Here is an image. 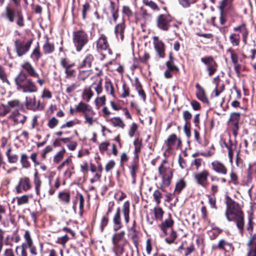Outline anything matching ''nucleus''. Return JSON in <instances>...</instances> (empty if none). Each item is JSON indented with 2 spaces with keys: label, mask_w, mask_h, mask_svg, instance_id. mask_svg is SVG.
Segmentation results:
<instances>
[{
  "label": "nucleus",
  "mask_w": 256,
  "mask_h": 256,
  "mask_svg": "<svg viewBox=\"0 0 256 256\" xmlns=\"http://www.w3.org/2000/svg\"><path fill=\"white\" fill-rule=\"evenodd\" d=\"M225 214L228 221H236V226L242 234L244 226V214L238 204L232 199L228 200Z\"/></svg>",
  "instance_id": "obj_1"
},
{
  "label": "nucleus",
  "mask_w": 256,
  "mask_h": 256,
  "mask_svg": "<svg viewBox=\"0 0 256 256\" xmlns=\"http://www.w3.org/2000/svg\"><path fill=\"white\" fill-rule=\"evenodd\" d=\"M16 89L24 93H34L38 91V88L31 78L28 77L23 71H20L14 78Z\"/></svg>",
  "instance_id": "obj_2"
},
{
  "label": "nucleus",
  "mask_w": 256,
  "mask_h": 256,
  "mask_svg": "<svg viewBox=\"0 0 256 256\" xmlns=\"http://www.w3.org/2000/svg\"><path fill=\"white\" fill-rule=\"evenodd\" d=\"M158 176L161 179V182L158 188L164 190V188L168 187L173 177L174 170L170 168L166 160H164L158 168Z\"/></svg>",
  "instance_id": "obj_3"
},
{
  "label": "nucleus",
  "mask_w": 256,
  "mask_h": 256,
  "mask_svg": "<svg viewBox=\"0 0 256 256\" xmlns=\"http://www.w3.org/2000/svg\"><path fill=\"white\" fill-rule=\"evenodd\" d=\"M72 40L76 51L80 52L88 43V36L84 31L77 30L72 34Z\"/></svg>",
  "instance_id": "obj_4"
},
{
  "label": "nucleus",
  "mask_w": 256,
  "mask_h": 256,
  "mask_svg": "<svg viewBox=\"0 0 256 256\" xmlns=\"http://www.w3.org/2000/svg\"><path fill=\"white\" fill-rule=\"evenodd\" d=\"M96 49L98 52L101 53L102 56V59L106 56V54L108 53L110 55L112 54V50L110 48L109 44L108 42L107 38L104 34H100V38L96 42Z\"/></svg>",
  "instance_id": "obj_5"
},
{
  "label": "nucleus",
  "mask_w": 256,
  "mask_h": 256,
  "mask_svg": "<svg viewBox=\"0 0 256 256\" xmlns=\"http://www.w3.org/2000/svg\"><path fill=\"white\" fill-rule=\"evenodd\" d=\"M32 42V39H30L24 44L20 39L16 40L14 46L18 56L21 57L26 54L30 50Z\"/></svg>",
  "instance_id": "obj_6"
},
{
  "label": "nucleus",
  "mask_w": 256,
  "mask_h": 256,
  "mask_svg": "<svg viewBox=\"0 0 256 256\" xmlns=\"http://www.w3.org/2000/svg\"><path fill=\"white\" fill-rule=\"evenodd\" d=\"M22 108V105L21 104V107L13 108L10 112V114L8 116V120L12 121L14 125H23L26 120L27 117L19 110V109Z\"/></svg>",
  "instance_id": "obj_7"
},
{
  "label": "nucleus",
  "mask_w": 256,
  "mask_h": 256,
  "mask_svg": "<svg viewBox=\"0 0 256 256\" xmlns=\"http://www.w3.org/2000/svg\"><path fill=\"white\" fill-rule=\"evenodd\" d=\"M18 107H21V103L17 99L8 102L6 104H0V116H5L12 111L13 108H17Z\"/></svg>",
  "instance_id": "obj_8"
},
{
  "label": "nucleus",
  "mask_w": 256,
  "mask_h": 256,
  "mask_svg": "<svg viewBox=\"0 0 256 256\" xmlns=\"http://www.w3.org/2000/svg\"><path fill=\"white\" fill-rule=\"evenodd\" d=\"M172 18L170 14H162L156 18V26L158 28L164 31H168L170 26Z\"/></svg>",
  "instance_id": "obj_9"
},
{
  "label": "nucleus",
  "mask_w": 256,
  "mask_h": 256,
  "mask_svg": "<svg viewBox=\"0 0 256 256\" xmlns=\"http://www.w3.org/2000/svg\"><path fill=\"white\" fill-rule=\"evenodd\" d=\"M201 62L206 66L210 76H212L217 70L218 64L212 56H204L200 58Z\"/></svg>",
  "instance_id": "obj_10"
},
{
  "label": "nucleus",
  "mask_w": 256,
  "mask_h": 256,
  "mask_svg": "<svg viewBox=\"0 0 256 256\" xmlns=\"http://www.w3.org/2000/svg\"><path fill=\"white\" fill-rule=\"evenodd\" d=\"M64 166H66V170L64 172V176L66 178H70L72 174V170L74 169V166L72 164V160L70 158L66 159L59 166L57 170H61Z\"/></svg>",
  "instance_id": "obj_11"
},
{
  "label": "nucleus",
  "mask_w": 256,
  "mask_h": 256,
  "mask_svg": "<svg viewBox=\"0 0 256 256\" xmlns=\"http://www.w3.org/2000/svg\"><path fill=\"white\" fill-rule=\"evenodd\" d=\"M32 188L31 182L30 178L27 176H23L20 178L18 183L16 187V193L20 194L22 191L26 192Z\"/></svg>",
  "instance_id": "obj_12"
},
{
  "label": "nucleus",
  "mask_w": 256,
  "mask_h": 256,
  "mask_svg": "<svg viewBox=\"0 0 256 256\" xmlns=\"http://www.w3.org/2000/svg\"><path fill=\"white\" fill-rule=\"evenodd\" d=\"M25 106L28 110L36 111L42 110L44 106L40 104V101H36L34 96H26V98Z\"/></svg>",
  "instance_id": "obj_13"
},
{
  "label": "nucleus",
  "mask_w": 256,
  "mask_h": 256,
  "mask_svg": "<svg viewBox=\"0 0 256 256\" xmlns=\"http://www.w3.org/2000/svg\"><path fill=\"white\" fill-rule=\"evenodd\" d=\"M209 175L208 171L206 170H204L200 172L194 174V178L197 184L204 188L208 184V180Z\"/></svg>",
  "instance_id": "obj_14"
},
{
  "label": "nucleus",
  "mask_w": 256,
  "mask_h": 256,
  "mask_svg": "<svg viewBox=\"0 0 256 256\" xmlns=\"http://www.w3.org/2000/svg\"><path fill=\"white\" fill-rule=\"evenodd\" d=\"M240 118V114L238 112H234L231 114L228 121L229 126L232 128V134L234 136L238 134V122Z\"/></svg>",
  "instance_id": "obj_15"
},
{
  "label": "nucleus",
  "mask_w": 256,
  "mask_h": 256,
  "mask_svg": "<svg viewBox=\"0 0 256 256\" xmlns=\"http://www.w3.org/2000/svg\"><path fill=\"white\" fill-rule=\"evenodd\" d=\"M153 40L154 48L158 55L159 58H164L165 56V44L164 42L156 36H154Z\"/></svg>",
  "instance_id": "obj_16"
},
{
  "label": "nucleus",
  "mask_w": 256,
  "mask_h": 256,
  "mask_svg": "<svg viewBox=\"0 0 256 256\" xmlns=\"http://www.w3.org/2000/svg\"><path fill=\"white\" fill-rule=\"evenodd\" d=\"M212 170L215 172L223 175L227 174L228 169L224 164L218 160H216L211 164Z\"/></svg>",
  "instance_id": "obj_17"
},
{
  "label": "nucleus",
  "mask_w": 256,
  "mask_h": 256,
  "mask_svg": "<svg viewBox=\"0 0 256 256\" xmlns=\"http://www.w3.org/2000/svg\"><path fill=\"white\" fill-rule=\"evenodd\" d=\"M130 173L132 178V183L135 184L136 182V174L139 169V164L138 160H134L131 162L130 166H128Z\"/></svg>",
  "instance_id": "obj_18"
},
{
  "label": "nucleus",
  "mask_w": 256,
  "mask_h": 256,
  "mask_svg": "<svg viewBox=\"0 0 256 256\" xmlns=\"http://www.w3.org/2000/svg\"><path fill=\"white\" fill-rule=\"evenodd\" d=\"M166 144L169 149H172L174 148H178L181 144L180 140L177 138L175 134H172L169 136L166 141Z\"/></svg>",
  "instance_id": "obj_19"
},
{
  "label": "nucleus",
  "mask_w": 256,
  "mask_h": 256,
  "mask_svg": "<svg viewBox=\"0 0 256 256\" xmlns=\"http://www.w3.org/2000/svg\"><path fill=\"white\" fill-rule=\"evenodd\" d=\"M21 66L26 72L27 76L28 75L34 78H39V74L29 62H24L21 65Z\"/></svg>",
  "instance_id": "obj_20"
},
{
  "label": "nucleus",
  "mask_w": 256,
  "mask_h": 256,
  "mask_svg": "<svg viewBox=\"0 0 256 256\" xmlns=\"http://www.w3.org/2000/svg\"><path fill=\"white\" fill-rule=\"evenodd\" d=\"M166 64L167 69L164 72V76L166 78H170L172 77L173 72H178V68L175 65L174 62H167Z\"/></svg>",
  "instance_id": "obj_21"
},
{
  "label": "nucleus",
  "mask_w": 256,
  "mask_h": 256,
  "mask_svg": "<svg viewBox=\"0 0 256 256\" xmlns=\"http://www.w3.org/2000/svg\"><path fill=\"white\" fill-rule=\"evenodd\" d=\"M76 110L78 112H82L85 114L86 113L90 112V114H95L93 110L92 107L82 102L78 103L76 107Z\"/></svg>",
  "instance_id": "obj_22"
},
{
  "label": "nucleus",
  "mask_w": 256,
  "mask_h": 256,
  "mask_svg": "<svg viewBox=\"0 0 256 256\" xmlns=\"http://www.w3.org/2000/svg\"><path fill=\"white\" fill-rule=\"evenodd\" d=\"M112 222L114 223V230L117 231L122 228L120 208H118L116 212L113 217Z\"/></svg>",
  "instance_id": "obj_23"
},
{
  "label": "nucleus",
  "mask_w": 256,
  "mask_h": 256,
  "mask_svg": "<svg viewBox=\"0 0 256 256\" xmlns=\"http://www.w3.org/2000/svg\"><path fill=\"white\" fill-rule=\"evenodd\" d=\"M126 28V25L123 22L116 24L114 28V33L116 37L118 39L120 38L122 41L124 38V33Z\"/></svg>",
  "instance_id": "obj_24"
},
{
  "label": "nucleus",
  "mask_w": 256,
  "mask_h": 256,
  "mask_svg": "<svg viewBox=\"0 0 256 256\" xmlns=\"http://www.w3.org/2000/svg\"><path fill=\"white\" fill-rule=\"evenodd\" d=\"M256 238L255 234L252 236L248 246L250 248V250L248 253L247 256H256Z\"/></svg>",
  "instance_id": "obj_25"
},
{
  "label": "nucleus",
  "mask_w": 256,
  "mask_h": 256,
  "mask_svg": "<svg viewBox=\"0 0 256 256\" xmlns=\"http://www.w3.org/2000/svg\"><path fill=\"white\" fill-rule=\"evenodd\" d=\"M174 222L171 218H168L164 220L159 226L161 230L162 231L164 234L165 236L167 234V229L171 228L174 225Z\"/></svg>",
  "instance_id": "obj_26"
},
{
  "label": "nucleus",
  "mask_w": 256,
  "mask_h": 256,
  "mask_svg": "<svg viewBox=\"0 0 256 256\" xmlns=\"http://www.w3.org/2000/svg\"><path fill=\"white\" fill-rule=\"evenodd\" d=\"M114 127H118L123 129L125 127V124L120 117L115 116L107 120Z\"/></svg>",
  "instance_id": "obj_27"
},
{
  "label": "nucleus",
  "mask_w": 256,
  "mask_h": 256,
  "mask_svg": "<svg viewBox=\"0 0 256 256\" xmlns=\"http://www.w3.org/2000/svg\"><path fill=\"white\" fill-rule=\"evenodd\" d=\"M125 235V232L124 230L120 232L115 233L112 237V242L113 244H122Z\"/></svg>",
  "instance_id": "obj_28"
},
{
  "label": "nucleus",
  "mask_w": 256,
  "mask_h": 256,
  "mask_svg": "<svg viewBox=\"0 0 256 256\" xmlns=\"http://www.w3.org/2000/svg\"><path fill=\"white\" fill-rule=\"evenodd\" d=\"M224 145L227 148L228 151V156L230 161L231 163H232L234 152L236 149V144L234 142H232V140H230L229 144L224 143Z\"/></svg>",
  "instance_id": "obj_29"
},
{
  "label": "nucleus",
  "mask_w": 256,
  "mask_h": 256,
  "mask_svg": "<svg viewBox=\"0 0 256 256\" xmlns=\"http://www.w3.org/2000/svg\"><path fill=\"white\" fill-rule=\"evenodd\" d=\"M94 58L93 54H88L81 64V68H90Z\"/></svg>",
  "instance_id": "obj_30"
},
{
  "label": "nucleus",
  "mask_w": 256,
  "mask_h": 256,
  "mask_svg": "<svg viewBox=\"0 0 256 256\" xmlns=\"http://www.w3.org/2000/svg\"><path fill=\"white\" fill-rule=\"evenodd\" d=\"M196 87L198 90V92H196L198 98L204 102H208V100L206 97L204 88L198 84H196Z\"/></svg>",
  "instance_id": "obj_31"
},
{
  "label": "nucleus",
  "mask_w": 256,
  "mask_h": 256,
  "mask_svg": "<svg viewBox=\"0 0 256 256\" xmlns=\"http://www.w3.org/2000/svg\"><path fill=\"white\" fill-rule=\"evenodd\" d=\"M130 205L129 202L126 201L124 202L122 208V212L126 224L128 223L130 220Z\"/></svg>",
  "instance_id": "obj_32"
},
{
  "label": "nucleus",
  "mask_w": 256,
  "mask_h": 256,
  "mask_svg": "<svg viewBox=\"0 0 256 256\" xmlns=\"http://www.w3.org/2000/svg\"><path fill=\"white\" fill-rule=\"evenodd\" d=\"M126 243V241L124 240L122 244H113V251L116 256H122L124 252V246Z\"/></svg>",
  "instance_id": "obj_33"
},
{
  "label": "nucleus",
  "mask_w": 256,
  "mask_h": 256,
  "mask_svg": "<svg viewBox=\"0 0 256 256\" xmlns=\"http://www.w3.org/2000/svg\"><path fill=\"white\" fill-rule=\"evenodd\" d=\"M186 182L184 178H180L178 180L176 183L174 188V192L177 194H180L182 190L186 186Z\"/></svg>",
  "instance_id": "obj_34"
},
{
  "label": "nucleus",
  "mask_w": 256,
  "mask_h": 256,
  "mask_svg": "<svg viewBox=\"0 0 256 256\" xmlns=\"http://www.w3.org/2000/svg\"><path fill=\"white\" fill-rule=\"evenodd\" d=\"M43 50L45 54H50L54 51V46L53 44H51L48 41V38L46 36V40L43 46Z\"/></svg>",
  "instance_id": "obj_35"
},
{
  "label": "nucleus",
  "mask_w": 256,
  "mask_h": 256,
  "mask_svg": "<svg viewBox=\"0 0 256 256\" xmlns=\"http://www.w3.org/2000/svg\"><path fill=\"white\" fill-rule=\"evenodd\" d=\"M80 84L78 82H76L72 84L66 85V92L69 96H72L74 92L80 87Z\"/></svg>",
  "instance_id": "obj_36"
},
{
  "label": "nucleus",
  "mask_w": 256,
  "mask_h": 256,
  "mask_svg": "<svg viewBox=\"0 0 256 256\" xmlns=\"http://www.w3.org/2000/svg\"><path fill=\"white\" fill-rule=\"evenodd\" d=\"M58 197L60 202L64 204H68L70 202V194L68 192H59Z\"/></svg>",
  "instance_id": "obj_37"
},
{
  "label": "nucleus",
  "mask_w": 256,
  "mask_h": 256,
  "mask_svg": "<svg viewBox=\"0 0 256 256\" xmlns=\"http://www.w3.org/2000/svg\"><path fill=\"white\" fill-rule=\"evenodd\" d=\"M20 162L22 168H28L31 166L30 163L28 160V157L24 153L21 154Z\"/></svg>",
  "instance_id": "obj_38"
},
{
  "label": "nucleus",
  "mask_w": 256,
  "mask_h": 256,
  "mask_svg": "<svg viewBox=\"0 0 256 256\" xmlns=\"http://www.w3.org/2000/svg\"><path fill=\"white\" fill-rule=\"evenodd\" d=\"M234 30L236 31V32H240V33L242 34V38H243V41L244 42H246V38L247 37V36H248V30L246 28V26L244 24H242L238 27H236V28H234Z\"/></svg>",
  "instance_id": "obj_39"
},
{
  "label": "nucleus",
  "mask_w": 256,
  "mask_h": 256,
  "mask_svg": "<svg viewBox=\"0 0 256 256\" xmlns=\"http://www.w3.org/2000/svg\"><path fill=\"white\" fill-rule=\"evenodd\" d=\"M0 80L3 84H6L8 86H10V82L8 78V76L4 68L0 66Z\"/></svg>",
  "instance_id": "obj_40"
},
{
  "label": "nucleus",
  "mask_w": 256,
  "mask_h": 256,
  "mask_svg": "<svg viewBox=\"0 0 256 256\" xmlns=\"http://www.w3.org/2000/svg\"><path fill=\"white\" fill-rule=\"evenodd\" d=\"M6 14L9 22H14V18L16 14V12L15 10L7 7L6 8Z\"/></svg>",
  "instance_id": "obj_41"
},
{
  "label": "nucleus",
  "mask_w": 256,
  "mask_h": 256,
  "mask_svg": "<svg viewBox=\"0 0 256 256\" xmlns=\"http://www.w3.org/2000/svg\"><path fill=\"white\" fill-rule=\"evenodd\" d=\"M11 148H9L6 152V155L8 158V162L10 163H16L18 161V156L16 154H11Z\"/></svg>",
  "instance_id": "obj_42"
},
{
  "label": "nucleus",
  "mask_w": 256,
  "mask_h": 256,
  "mask_svg": "<svg viewBox=\"0 0 256 256\" xmlns=\"http://www.w3.org/2000/svg\"><path fill=\"white\" fill-rule=\"evenodd\" d=\"M91 88H92L96 90L98 95L100 94L102 91V80H100L93 82L90 86Z\"/></svg>",
  "instance_id": "obj_43"
},
{
  "label": "nucleus",
  "mask_w": 256,
  "mask_h": 256,
  "mask_svg": "<svg viewBox=\"0 0 256 256\" xmlns=\"http://www.w3.org/2000/svg\"><path fill=\"white\" fill-rule=\"evenodd\" d=\"M66 152V150L64 148H62L60 152H58L54 157V162L58 164L60 162L63 158Z\"/></svg>",
  "instance_id": "obj_44"
},
{
  "label": "nucleus",
  "mask_w": 256,
  "mask_h": 256,
  "mask_svg": "<svg viewBox=\"0 0 256 256\" xmlns=\"http://www.w3.org/2000/svg\"><path fill=\"white\" fill-rule=\"evenodd\" d=\"M41 57V54L40 51V47L38 44L37 46L33 50L32 52L30 54V58L35 62L38 61V60Z\"/></svg>",
  "instance_id": "obj_45"
},
{
  "label": "nucleus",
  "mask_w": 256,
  "mask_h": 256,
  "mask_svg": "<svg viewBox=\"0 0 256 256\" xmlns=\"http://www.w3.org/2000/svg\"><path fill=\"white\" fill-rule=\"evenodd\" d=\"M176 238V232L173 229H172L170 236L165 238V241L168 244H172L174 242Z\"/></svg>",
  "instance_id": "obj_46"
},
{
  "label": "nucleus",
  "mask_w": 256,
  "mask_h": 256,
  "mask_svg": "<svg viewBox=\"0 0 256 256\" xmlns=\"http://www.w3.org/2000/svg\"><path fill=\"white\" fill-rule=\"evenodd\" d=\"M138 140H136L134 141V144L135 146L134 148V158L133 160H138V154L140 152L141 150V146L140 144H138L137 143H138Z\"/></svg>",
  "instance_id": "obj_47"
},
{
  "label": "nucleus",
  "mask_w": 256,
  "mask_h": 256,
  "mask_svg": "<svg viewBox=\"0 0 256 256\" xmlns=\"http://www.w3.org/2000/svg\"><path fill=\"white\" fill-rule=\"evenodd\" d=\"M60 63L62 66L64 68L65 70L71 68L74 66V63L70 62V61L66 58H62Z\"/></svg>",
  "instance_id": "obj_48"
},
{
  "label": "nucleus",
  "mask_w": 256,
  "mask_h": 256,
  "mask_svg": "<svg viewBox=\"0 0 256 256\" xmlns=\"http://www.w3.org/2000/svg\"><path fill=\"white\" fill-rule=\"evenodd\" d=\"M164 213V212L162 208L158 207V206L154 208V216L156 220H162Z\"/></svg>",
  "instance_id": "obj_49"
},
{
  "label": "nucleus",
  "mask_w": 256,
  "mask_h": 256,
  "mask_svg": "<svg viewBox=\"0 0 256 256\" xmlns=\"http://www.w3.org/2000/svg\"><path fill=\"white\" fill-rule=\"evenodd\" d=\"M16 17L17 18L16 20V24L20 27H22L24 26V16L22 14V12L20 10H18L16 12Z\"/></svg>",
  "instance_id": "obj_50"
},
{
  "label": "nucleus",
  "mask_w": 256,
  "mask_h": 256,
  "mask_svg": "<svg viewBox=\"0 0 256 256\" xmlns=\"http://www.w3.org/2000/svg\"><path fill=\"white\" fill-rule=\"evenodd\" d=\"M90 74L91 70H80L79 72L78 78L80 80H84L89 76Z\"/></svg>",
  "instance_id": "obj_51"
},
{
  "label": "nucleus",
  "mask_w": 256,
  "mask_h": 256,
  "mask_svg": "<svg viewBox=\"0 0 256 256\" xmlns=\"http://www.w3.org/2000/svg\"><path fill=\"white\" fill-rule=\"evenodd\" d=\"M153 197L154 200L156 204V206H158L160 203V200L162 198V194L158 190H155L153 193Z\"/></svg>",
  "instance_id": "obj_52"
},
{
  "label": "nucleus",
  "mask_w": 256,
  "mask_h": 256,
  "mask_svg": "<svg viewBox=\"0 0 256 256\" xmlns=\"http://www.w3.org/2000/svg\"><path fill=\"white\" fill-rule=\"evenodd\" d=\"M16 198L17 199V204L18 206L27 204L29 200V196L26 194L21 196H17Z\"/></svg>",
  "instance_id": "obj_53"
},
{
  "label": "nucleus",
  "mask_w": 256,
  "mask_h": 256,
  "mask_svg": "<svg viewBox=\"0 0 256 256\" xmlns=\"http://www.w3.org/2000/svg\"><path fill=\"white\" fill-rule=\"evenodd\" d=\"M105 88L106 91L112 96H114V88L110 80L105 82Z\"/></svg>",
  "instance_id": "obj_54"
},
{
  "label": "nucleus",
  "mask_w": 256,
  "mask_h": 256,
  "mask_svg": "<svg viewBox=\"0 0 256 256\" xmlns=\"http://www.w3.org/2000/svg\"><path fill=\"white\" fill-rule=\"evenodd\" d=\"M82 95L83 96L86 97V100L87 102H88L94 96V93L92 92L91 88H88L84 89V90Z\"/></svg>",
  "instance_id": "obj_55"
},
{
  "label": "nucleus",
  "mask_w": 256,
  "mask_h": 256,
  "mask_svg": "<svg viewBox=\"0 0 256 256\" xmlns=\"http://www.w3.org/2000/svg\"><path fill=\"white\" fill-rule=\"evenodd\" d=\"M183 118L185 122V124H190V120L192 118V114L188 110H184L182 113Z\"/></svg>",
  "instance_id": "obj_56"
},
{
  "label": "nucleus",
  "mask_w": 256,
  "mask_h": 256,
  "mask_svg": "<svg viewBox=\"0 0 256 256\" xmlns=\"http://www.w3.org/2000/svg\"><path fill=\"white\" fill-rule=\"evenodd\" d=\"M196 2V0H178L179 4L184 8H189L191 4Z\"/></svg>",
  "instance_id": "obj_57"
},
{
  "label": "nucleus",
  "mask_w": 256,
  "mask_h": 256,
  "mask_svg": "<svg viewBox=\"0 0 256 256\" xmlns=\"http://www.w3.org/2000/svg\"><path fill=\"white\" fill-rule=\"evenodd\" d=\"M58 120L54 116L48 120L47 125L50 128L52 129L58 126Z\"/></svg>",
  "instance_id": "obj_58"
},
{
  "label": "nucleus",
  "mask_w": 256,
  "mask_h": 256,
  "mask_svg": "<svg viewBox=\"0 0 256 256\" xmlns=\"http://www.w3.org/2000/svg\"><path fill=\"white\" fill-rule=\"evenodd\" d=\"M106 98L105 96H103L100 97H97L95 100L96 105L98 107H100L106 104Z\"/></svg>",
  "instance_id": "obj_59"
},
{
  "label": "nucleus",
  "mask_w": 256,
  "mask_h": 256,
  "mask_svg": "<svg viewBox=\"0 0 256 256\" xmlns=\"http://www.w3.org/2000/svg\"><path fill=\"white\" fill-rule=\"evenodd\" d=\"M230 42L233 46H238L239 44V36L236 34H232L230 36Z\"/></svg>",
  "instance_id": "obj_60"
},
{
  "label": "nucleus",
  "mask_w": 256,
  "mask_h": 256,
  "mask_svg": "<svg viewBox=\"0 0 256 256\" xmlns=\"http://www.w3.org/2000/svg\"><path fill=\"white\" fill-rule=\"evenodd\" d=\"M94 114H90V112L86 113L84 114V117L85 118L84 122L86 124H88L90 126H92L94 123V118L93 116Z\"/></svg>",
  "instance_id": "obj_61"
},
{
  "label": "nucleus",
  "mask_w": 256,
  "mask_h": 256,
  "mask_svg": "<svg viewBox=\"0 0 256 256\" xmlns=\"http://www.w3.org/2000/svg\"><path fill=\"white\" fill-rule=\"evenodd\" d=\"M230 180L228 182L229 184L232 183L234 185H237L238 184V178L236 172L232 171L230 174Z\"/></svg>",
  "instance_id": "obj_62"
},
{
  "label": "nucleus",
  "mask_w": 256,
  "mask_h": 256,
  "mask_svg": "<svg viewBox=\"0 0 256 256\" xmlns=\"http://www.w3.org/2000/svg\"><path fill=\"white\" fill-rule=\"evenodd\" d=\"M90 10V4L88 2H86L82 6V18L85 20L86 17V14Z\"/></svg>",
  "instance_id": "obj_63"
},
{
  "label": "nucleus",
  "mask_w": 256,
  "mask_h": 256,
  "mask_svg": "<svg viewBox=\"0 0 256 256\" xmlns=\"http://www.w3.org/2000/svg\"><path fill=\"white\" fill-rule=\"evenodd\" d=\"M122 12L128 18H130L133 15V13L130 7L126 6H122Z\"/></svg>",
  "instance_id": "obj_64"
}]
</instances>
